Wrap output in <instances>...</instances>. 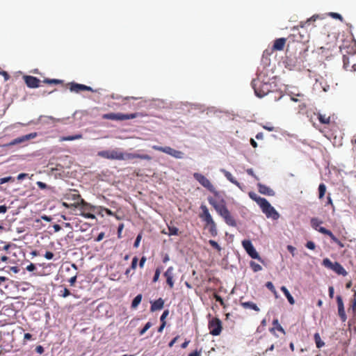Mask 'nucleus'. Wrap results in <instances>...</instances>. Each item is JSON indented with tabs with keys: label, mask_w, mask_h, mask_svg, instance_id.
Here are the masks:
<instances>
[{
	"label": "nucleus",
	"mask_w": 356,
	"mask_h": 356,
	"mask_svg": "<svg viewBox=\"0 0 356 356\" xmlns=\"http://www.w3.org/2000/svg\"><path fill=\"white\" fill-rule=\"evenodd\" d=\"M82 209H83V211L81 212V215L84 218L89 219H95L96 218L93 213L85 212L86 207H82Z\"/></svg>",
	"instance_id": "nucleus-42"
},
{
	"label": "nucleus",
	"mask_w": 356,
	"mask_h": 356,
	"mask_svg": "<svg viewBox=\"0 0 356 356\" xmlns=\"http://www.w3.org/2000/svg\"><path fill=\"white\" fill-rule=\"evenodd\" d=\"M222 218H223L226 224L231 227H236V222L234 219V218L231 215L229 211H227L222 216H220Z\"/></svg>",
	"instance_id": "nucleus-23"
},
{
	"label": "nucleus",
	"mask_w": 356,
	"mask_h": 356,
	"mask_svg": "<svg viewBox=\"0 0 356 356\" xmlns=\"http://www.w3.org/2000/svg\"><path fill=\"white\" fill-rule=\"evenodd\" d=\"M281 291L283 292V293L284 294V296H286V298H287L289 302L291 304V305H294L295 304V300L294 298H293V296L291 295V293H289V290L286 289V286H282L281 287Z\"/></svg>",
	"instance_id": "nucleus-31"
},
{
	"label": "nucleus",
	"mask_w": 356,
	"mask_h": 356,
	"mask_svg": "<svg viewBox=\"0 0 356 356\" xmlns=\"http://www.w3.org/2000/svg\"><path fill=\"white\" fill-rule=\"evenodd\" d=\"M193 177L204 188L213 193L216 197H218V192L216 190L211 181L203 175L195 172Z\"/></svg>",
	"instance_id": "nucleus-7"
},
{
	"label": "nucleus",
	"mask_w": 356,
	"mask_h": 356,
	"mask_svg": "<svg viewBox=\"0 0 356 356\" xmlns=\"http://www.w3.org/2000/svg\"><path fill=\"white\" fill-rule=\"evenodd\" d=\"M36 268L35 264L31 263L29 265H28L26 268V269L28 270V271H30V272H32L33 270H35Z\"/></svg>",
	"instance_id": "nucleus-57"
},
{
	"label": "nucleus",
	"mask_w": 356,
	"mask_h": 356,
	"mask_svg": "<svg viewBox=\"0 0 356 356\" xmlns=\"http://www.w3.org/2000/svg\"><path fill=\"white\" fill-rule=\"evenodd\" d=\"M142 297L143 296L141 294H138L134 298V300L131 302L132 308H136L138 306V305L140 303V302L142 300Z\"/></svg>",
	"instance_id": "nucleus-36"
},
{
	"label": "nucleus",
	"mask_w": 356,
	"mask_h": 356,
	"mask_svg": "<svg viewBox=\"0 0 356 356\" xmlns=\"http://www.w3.org/2000/svg\"><path fill=\"white\" fill-rule=\"evenodd\" d=\"M259 192L261 194L268 195V196H273L275 195V192L273 189H271L270 187L259 183L257 184Z\"/></svg>",
	"instance_id": "nucleus-22"
},
{
	"label": "nucleus",
	"mask_w": 356,
	"mask_h": 356,
	"mask_svg": "<svg viewBox=\"0 0 356 356\" xmlns=\"http://www.w3.org/2000/svg\"><path fill=\"white\" fill-rule=\"evenodd\" d=\"M43 82L48 84H60L63 83L62 80L56 79H44Z\"/></svg>",
	"instance_id": "nucleus-39"
},
{
	"label": "nucleus",
	"mask_w": 356,
	"mask_h": 356,
	"mask_svg": "<svg viewBox=\"0 0 356 356\" xmlns=\"http://www.w3.org/2000/svg\"><path fill=\"white\" fill-rule=\"evenodd\" d=\"M76 277H77V276H76V275H75L69 280V282L71 286H73L75 284V282L76 281Z\"/></svg>",
	"instance_id": "nucleus-60"
},
{
	"label": "nucleus",
	"mask_w": 356,
	"mask_h": 356,
	"mask_svg": "<svg viewBox=\"0 0 356 356\" xmlns=\"http://www.w3.org/2000/svg\"><path fill=\"white\" fill-rule=\"evenodd\" d=\"M208 202L220 216H222L229 211L227 208L225 200L220 195L219 193L218 197H209Z\"/></svg>",
	"instance_id": "nucleus-4"
},
{
	"label": "nucleus",
	"mask_w": 356,
	"mask_h": 356,
	"mask_svg": "<svg viewBox=\"0 0 356 356\" xmlns=\"http://www.w3.org/2000/svg\"><path fill=\"white\" fill-rule=\"evenodd\" d=\"M248 195L249 197L254 201H255L257 202V204L260 207L263 202L265 201V198L264 197H261L259 196H258L253 191H250L248 193Z\"/></svg>",
	"instance_id": "nucleus-29"
},
{
	"label": "nucleus",
	"mask_w": 356,
	"mask_h": 356,
	"mask_svg": "<svg viewBox=\"0 0 356 356\" xmlns=\"http://www.w3.org/2000/svg\"><path fill=\"white\" fill-rule=\"evenodd\" d=\"M104 235L105 234L104 232L99 233V235L97 236V237L96 238L95 241H97V242L101 241L104 238Z\"/></svg>",
	"instance_id": "nucleus-59"
},
{
	"label": "nucleus",
	"mask_w": 356,
	"mask_h": 356,
	"mask_svg": "<svg viewBox=\"0 0 356 356\" xmlns=\"http://www.w3.org/2000/svg\"><path fill=\"white\" fill-rule=\"evenodd\" d=\"M296 96L300 97V98H296V97H295L291 95V99L292 101H293V102H300V101H302V99H303V98H304V95H302V94H298Z\"/></svg>",
	"instance_id": "nucleus-51"
},
{
	"label": "nucleus",
	"mask_w": 356,
	"mask_h": 356,
	"mask_svg": "<svg viewBox=\"0 0 356 356\" xmlns=\"http://www.w3.org/2000/svg\"><path fill=\"white\" fill-rule=\"evenodd\" d=\"M35 351L39 354H42L44 353V348L42 346H38L35 348Z\"/></svg>",
	"instance_id": "nucleus-62"
},
{
	"label": "nucleus",
	"mask_w": 356,
	"mask_h": 356,
	"mask_svg": "<svg viewBox=\"0 0 356 356\" xmlns=\"http://www.w3.org/2000/svg\"><path fill=\"white\" fill-rule=\"evenodd\" d=\"M252 86L254 90L255 95L259 97H263L268 95L272 89L270 83L264 82L261 80L259 77L252 80Z\"/></svg>",
	"instance_id": "nucleus-3"
},
{
	"label": "nucleus",
	"mask_w": 356,
	"mask_h": 356,
	"mask_svg": "<svg viewBox=\"0 0 356 356\" xmlns=\"http://www.w3.org/2000/svg\"><path fill=\"white\" fill-rule=\"evenodd\" d=\"M97 156L104 159L111 160H131L134 159H140L149 161L152 157L148 154H139L136 153H124L118 149L111 150L99 151Z\"/></svg>",
	"instance_id": "nucleus-1"
},
{
	"label": "nucleus",
	"mask_w": 356,
	"mask_h": 356,
	"mask_svg": "<svg viewBox=\"0 0 356 356\" xmlns=\"http://www.w3.org/2000/svg\"><path fill=\"white\" fill-rule=\"evenodd\" d=\"M163 305H164V301L162 298H160L152 303L150 309L152 312L160 310V309H163Z\"/></svg>",
	"instance_id": "nucleus-25"
},
{
	"label": "nucleus",
	"mask_w": 356,
	"mask_h": 356,
	"mask_svg": "<svg viewBox=\"0 0 356 356\" xmlns=\"http://www.w3.org/2000/svg\"><path fill=\"white\" fill-rule=\"evenodd\" d=\"M24 81L26 86L30 88H36L40 86V80L37 77L26 75L24 76Z\"/></svg>",
	"instance_id": "nucleus-18"
},
{
	"label": "nucleus",
	"mask_w": 356,
	"mask_h": 356,
	"mask_svg": "<svg viewBox=\"0 0 356 356\" xmlns=\"http://www.w3.org/2000/svg\"><path fill=\"white\" fill-rule=\"evenodd\" d=\"M248 195L249 197L254 201H255L257 202V204L260 207L263 202L265 201V198L264 197H261L259 196H258L253 191H250L248 193Z\"/></svg>",
	"instance_id": "nucleus-28"
},
{
	"label": "nucleus",
	"mask_w": 356,
	"mask_h": 356,
	"mask_svg": "<svg viewBox=\"0 0 356 356\" xmlns=\"http://www.w3.org/2000/svg\"><path fill=\"white\" fill-rule=\"evenodd\" d=\"M152 326V323L151 322H147L145 326L143 327V328L142 330H140L139 334L140 335H143L144 334L146 331L149 329Z\"/></svg>",
	"instance_id": "nucleus-44"
},
{
	"label": "nucleus",
	"mask_w": 356,
	"mask_h": 356,
	"mask_svg": "<svg viewBox=\"0 0 356 356\" xmlns=\"http://www.w3.org/2000/svg\"><path fill=\"white\" fill-rule=\"evenodd\" d=\"M209 243L213 248H215L216 250H217L218 252H220L221 251V248L220 246L218 245V243L213 241V240H209Z\"/></svg>",
	"instance_id": "nucleus-45"
},
{
	"label": "nucleus",
	"mask_w": 356,
	"mask_h": 356,
	"mask_svg": "<svg viewBox=\"0 0 356 356\" xmlns=\"http://www.w3.org/2000/svg\"><path fill=\"white\" fill-rule=\"evenodd\" d=\"M352 310L353 314L356 312V291H354V298L351 300V305L348 310Z\"/></svg>",
	"instance_id": "nucleus-40"
},
{
	"label": "nucleus",
	"mask_w": 356,
	"mask_h": 356,
	"mask_svg": "<svg viewBox=\"0 0 356 356\" xmlns=\"http://www.w3.org/2000/svg\"><path fill=\"white\" fill-rule=\"evenodd\" d=\"M202 212L200 213L199 217L202 221L205 222V227L209 229V231L212 236H216L218 234L216 224L213 220L211 215L206 205L202 204L200 206Z\"/></svg>",
	"instance_id": "nucleus-2"
},
{
	"label": "nucleus",
	"mask_w": 356,
	"mask_h": 356,
	"mask_svg": "<svg viewBox=\"0 0 356 356\" xmlns=\"http://www.w3.org/2000/svg\"><path fill=\"white\" fill-rule=\"evenodd\" d=\"M325 192H326L325 185L324 184H321L318 186V193H319L318 197H319V199H322L324 197Z\"/></svg>",
	"instance_id": "nucleus-38"
},
{
	"label": "nucleus",
	"mask_w": 356,
	"mask_h": 356,
	"mask_svg": "<svg viewBox=\"0 0 356 356\" xmlns=\"http://www.w3.org/2000/svg\"><path fill=\"white\" fill-rule=\"evenodd\" d=\"M320 233L328 236L334 243L339 245V248H342L344 247V244L339 241L330 230L327 229H321Z\"/></svg>",
	"instance_id": "nucleus-20"
},
{
	"label": "nucleus",
	"mask_w": 356,
	"mask_h": 356,
	"mask_svg": "<svg viewBox=\"0 0 356 356\" xmlns=\"http://www.w3.org/2000/svg\"><path fill=\"white\" fill-rule=\"evenodd\" d=\"M250 267L252 268L254 272H258L262 270V267L259 264H257L254 261L250 262Z\"/></svg>",
	"instance_id": "nucleus-41"
},
{
	"label": "nucleus",
	"mask_w": 356,
	"mask_h": 356,
	"mask_svg": "<svg viewBox=\"0 0 356 356\" xmlns=\"http://www.w3.org/2000/svg\"><path fill=\"white\" fill-rule=\"evenodd\" d=\"M242 245L246 252L251 257L252 259H257L261 262H263V260L260 257L259 253L256 251L254 248L252 242L250 240H243L242 241Z\"/></svg>",
	"instance_id": "nucleus-13"
},
{
	"label": "nucleus",
	"mask_w": 356,
	"mask_h": 356,
	"mask_svg": "<svg viewBox=\"0 0 356 356\" xmlns=\"http://www.w3.org/2000/svg\"><path fill=\"white\" fill-rule=\"evenodd\" d=\"M305 246L309 250H314L316 248V245L313 241H307Z\"/></svg>",
	"instance_id": "nucleus-52"
},
{
	"label": "nucleus",
	"mask_w": 356,
	"mask_h": 356,
	"mask_svg": "<svg viewBox=\"0 0 356 356\" xmlns=\"http://www.w3.org/2000/svg\"><path fill=\"white\" fill-rule=\"evenodd\" d=\"M273 325H274V327L270 329V332L272 334L276 335L275 330H278L279 332H282L284 334H286L284 329L280 324L278 319H274L273 321Z\"/></svg>",
	"instance_id": "nucleus-24"
},
{
	"label": "nucleus",
	"mask_w": 356,
	"mask_h": 356,
	"mask_svg": "<svg viewBox=\"0 0 356 356\" xmlns=\"http://www.w3.org/2000/svg\"><path fill=\"white\" fill-rule=\"evenodd\" d=\"M145 261H146V257L144 256L142 257V258L140 259V262H139L140 268H143Z\"/></svg>",
	"instance_id": "nucleus-61"
},
{
	"label": "nucleus",
	"mask_w": 356,
	"mask_h": 356,
	"mask_svg": "<svg viewBox=\"0 0 356 356\" xmlns=\"http://www.w3.org/2000/svg\"><path fill=\"white\" fill-rule=\"evenodd\" d=\"M240 304L245 309H252L255 312H259L260 310L258 306L253 302H241Z\"/></svg>",
	"instance_id": "nucleus-26"
},
{
	"label": "nucleus",
	"mask_w": 356,
	"mask_h": 356,
	"mask_svg": "<svg viewBox=\"0 0 356 356\" xmlns=\"http://www.w3.org/2000/svg\"><path fill=\"white\" fill-rule=\"evenodd\" d=\"M68 86H69V89L71 92H76V93H79L81 91H84V90L95 92V90L91 87L83 85V84L77 83L75 82L69 83Z\"/></svg>",
	"instance_id": "nucleus-17"
},
{
	"label": "nucleus",
	"mask_w": 356,
	"mask_h": 356,
	"mask_svg": "<svg viewBox=\"0 0 356 356\" xmlns=\"http://www.w3.org/2000/svg\"><path fill=\"white\" fill-rule=\"evenodd\" d=\"M323 223V221L319 220L317 218H312L311 219V226L312 228H314L315 230L320 232L321 229H325L323 227H321V225Z\"/></svg>",
	"instance_id": "nucleus-27"
},
{
	"label": "nucleus",
	"mask_w": 356,
	"mask_h": 356,
	"mask_svg": "<svg viewBox=\"0 0 356 356\" xmlns=\"http://www.w3.org/2000/svg\"><path fill=\"white\" fill-rule=\"evenodd\" d=\"M314 341L318 348H321L324 346L325 343L321 340L319 333L316 332L314 335Z\"/></svg>",
	"instance_id": "nucleus-34"
},
{
	"label": "nucleus",
	"mask_w": 356,
	"mask_h": 356,
	"mask_svg": "<svg viewBox=\"0 0 356 356\" xmlns=\"http://www.w3.org/2000/svg\"><path fill=\"white\" fill-rule=\"evenodd\" d=\"M330 15H331L332 17L335 18V19H340L341 21H342V20H343V17H342V16H341L340 14H339V13H330Z\"/></svg>",
	"instance_id": "nucleus-56"
},
{
	"label": "nucleus",
	"mask_w": 356,
	"mask_h": 356,
	"mask_svg": "<svg viewBox=\"0 0 356 356\" xmlns=\"http://www.w3.org/2000/svg\"><path fill=\"white\" fill-rule=\"evenodd\" d=\"M224 175L225 177L232 184L238 186L241 189V184L233 177V175L228 171H224Z\"/></svg>",
	"instance_id": "nucleus-30"
},
{
	"label": "nucleus",
	"mask_w": 356,
	"mask_h": 356,
	"mask_svg": "<svg viewBox=\"0 0 356 356\" xmlns=\"http://www.w3.org/2000/svg\"><path fill=\"white\" fill-rule=\"evenodd\" d=\"M44 257L47 259H51L54 257V254L51 252L47 251L44 254Z\"/></svg>",
	"instance_id": "nucleus-58"
},
{
	"label": "nucleus",
	"mask_w": 356,
	"mask_h": 356,
	"mask_svg": "<svg viewBox=\"0 0 356 356\" xmlns=\"http://www.w3.org/2000/svg\"><path fill=\"white\" fill-rule=\"evenodd\" d=\"M168 314H169L168 310H165L163 312V313L162 314V315L160 318V321H161V323H163V321H165V319L168 316Z\"/></svg>",
	"instance_id": "nucleus-55"
},
{
	"label": "nucleus",
	"mask_w": 356,
	"mask_h": 356,
	"mask_svg": "<svg viewBox=\"0 0 356 356\" xmlns=\"http://www.w3.org/2000/svg\"><path fill=\"white\" fill-rule=\"evenodd\" d=\"M352 324L355 330L356 331V314L354 315L353 318L352 319Z\"/></svg>",
	"instance_id": "nucleus-64"
},
{
	"label": "nucleus",
	"mask_w": 356,
	"mask_h": 356,
	"mask_svg": "<svg viewBox=\"0 0 356 356\" xmlns=\"http://www.w3.org/2000/svg\"><path fill=\"white\" fill-rule=\"evenodd\" d=\"M266 286L271 291L273 292L275 295L277 294V291L275 290V288L273 285V284L271 282H267L266 284Z\"/></svg>",
	"instance_id": "nucleus-46"
},
{
	"label": "nucleus",
	"mask_w": 356,
	"mask_h": 356,
	"mask_svg": "<svg viewBox=\"0 0 356 356\" xmlns=\"http://www.w3.org/2000/svg\"><path fill=\"white\" fill-rule=\"evenodd\" d=\"M141 238H142V235L140 234H139L136 240H135V242H134V246L135 248H138L139 246V244H140V242L141 241Z\"/></svg>",
	"instance_id": "nucleus-53"
},
{
	"label": "nucleus",
	"mask_w": 356,
	"mask_h": 356,
	"mask_svg": "<svg viewBox=\"0 0 356 356\" xmlns=\"http://www.w3.org/2000/svg\"><path fill=\"white\" fill-rule=\"evenodd\" d=\"M164 276L166 278V283L169 286L170 289L174 287V281H173V267H169L166 271L164 273Z\"/></svg>",
	"instance_id": "nucleus-21"
},
{
	"label": "nucleus",
	"mask_w": 356,
	"mask_h": 356,
	"mask_svg": "<svg viewBox=\"0 0 356 356\" xmlns=\"http://www.w3.org/2000/svg\"><path fill=\"white\" fill-rule=\"evenodd\" d=\"M343 62L346 70L356 72V52L343 55Z\"/></svg>",
	"instance_id": "nucleus-10"
},
{
	"label": "nucleus",
	"mask_w": 356,
	"mask_h": 356,
	"mask_svg": "<svg viewBox=\"0 0 356 356\" xmlns=\"http://www.w3.org/2000/svg\"><path fill=\"white\" fill-rule=\"evenodd\" d=\"M337 303L338 307V314L342 322H345L347 319V316L344 310V305L341 296H337Z\"/></svg>",
	"instance_id": "nucleus-19"
},
{
	"label": "nucleus",
	"mask_w": 356,
	"mask_h": 356,
	"mask_svg": "<svg viewBox=\"0 0 356 356\" xmlns=\"http://www.w3.org/2000/svg\"><path fill=\"white\" fill-rule=\"evenodd\" d=\"M293 33H291L289 38H291L293 41L297 42H305L308 41V35H305V33H302L298 27H294L292 29Z\"/></svg>",
	"instance_id": "nucleus-14"
},
{
	"label": "nucleus",
	"mask_w": 356,
	"mask_h": 356,
	"mask_svg": "<svg viewBox=\"0 0 356 356\" xmlns=\"http://www.w3.org/2000/svg\"><path fill=\"white\" fill-rule=\"evenodd\" d=\"M83 138L82 134H75L73 136H62L60 138L59 140L60 142L63 141H70V140H79Z\"/></svg>",
	"instance_id": "nucleus-32"
},
{
	"label": "nucleus",
	"mask_w": 356,
	"mask_h": 356,
	"mask_svg": "<svg viewBox=\"0 0 356 356\" xmlns=\"http://www.w3.org/2000/svg\"><path fill=\"white\" fill-rule=\"evenodd\" d=\"M168 235L170 236H177L179 234V229L175 226L168 225Z\"/></svg>",
	"instance_id": "nucleus-37"
},
{
	"label": "nucleus",
	"mask_w": 356,
	"mask_h": 356,
	"mask_svg": "<svg viewBox=\"0 0 356 356\" xmlns=\"http://www.w3.org/2000/svg\"><path fill=\"white\" fill-rule=\"evenodd\" d=\"M70 295V291L67 288H64L63 290L60 291V296L63 298H66Z\"/></svg>",
	"instance_id": "nucleus-48"
},
{
	"label": "nucleus",
	"mask_w": 356,
	"mask_h": 356,
	"mask_svg": "<svg viewBox=\"0 0 356 356\" xmlns=\"http://www.w3.org/2000/svg\"><path fill=\"white\" fill-rule=\"evenodd\" d=\"M37 136L36 132L30 133L29 134L18 137L15 138L9 143L5 145L4 146H13L19 143H24L29 140L33 139Z\"/></svg>",
	"instance_id": "nucleus-16"
},
{
	"label": "nucleus",
	"mask_w": 356,
	"mask_h": 356,
	"mask_svg": "<svg viewBox=\"0 0 356 356\" xmlns=\"http://www.w3.org/2000/svg\"><path fill=\"white\" fill-rule=\"evenodd\" d=\"M161 270L159 268H156L155 270L154 275L153 277V282H156L159 280V276H160Z\"/></svg>",
	"instance_id": "nucleus-49"
},
{
	"label": "nucleus",
	"mask_w": 356,
	"mask_h": 356,
	"mask_svg": "<svg viewBox=\"0 0 356 356\" xmlns=\"http://www.w3.org/2000/svg\"><path fill=\"white\" fill-rule=\"evenodd\" d=\"M213 298H215V300L217 302H218L220 304V305H222V307H225V302H224L223 299L221 298V296H220L217 293H214L213 294Z\"/></svg>",
	"instance_id": "nucleus-47"
},
{
	"label": "nucleus",
	"mask_w": 356,
	"mask_h": 356,
	"mask_svg": "<svg viewBox=\"0 0 356 356\" xmlns=\"http://www.w3.org/2000/svg\"><path fill=\"white\" fill-rule=\"evenodd\" d=\"M27 176H28V174H26V173H20L17 176V179L22 180V179H25Z\"/></svg>",
	"instance_id": "nucleus-63"
},
{
	"label": "nucleus",
	"mask_w": 356,
	"mask_h": 356,
	"mask_svg": "<svg viewBox=\"0 0 356 356\" xmlns=\"http://www.w3.org/2000/svg\"><path fill=\"white\" fill-rule=\"evenodd\" d=\"M64 198L67 200L74 201L72 205H74L75 207L79 205L83 206V207L88 206V204L81 197L80 194L76 190H70L65 194Z\"/></svg>",
	"instance_id": "nucleus-6"
},
{
	"label": "nucleus",
	"mask_w": 356,
	"mask_h": 356,
	"mask_svg": "<svg viewBox=\"0 0 356 356\" xmlns=\"http://www.w3.org/2000/svg\"><path fill=\"white\" fill-rule=\"evenodd\" d=\"M318 119L321 124H328L330 123V117L326 115L318 113Z\"/></svg>",
	"instance_id": "nucleus-33"
},
{
	"label": "nucleus",
	"mask_w": 356,
	"mask_h": 356,
	"mask_svg": "<svg viewBox=\"0 0 356 356\" xmlns=\"http://www.w3.org/2000/svg\"><path fill=\"white\" fill-rule=\"evenodd\" d=\"M317 17L318 16L314 15L305 22H300L299 26L302 29L307 28L309 26L310 22H314Z\"/></svg>",
	"instance_id": "nucleus-35"
},
{
	"label": "nucleus",
	"mask_w": 356,
	"mask_h": 356,
	"mask_svg": "<svg viewBox=\"0 0 356 356\" xmlns=\"http://www.w3.org/2000/svg\"><path fill=\"white\" fill-rule=\"evenodd\" d=\"M36 184L40 189H45L48 188V186L42 181H37Z\"/></svg>",
	"instance_id": "nucleus-54"
},
{
	"label": "nucleus",
	"mask_w": 356,
	"mask_h": 356,
	"mask_svg": "<svg viewBox=\"0 0 356 356\" xmlns=\"http://www.w3.org/2000/svg\"><path fill=\"white\" fill-rule=\"evenodd\" d=\"M137 117V113L123 114L121 113H110L102 115V118L104 120H111L116 121H122L130 119H134Z\"/></svg>",
	"instance_id": "nucleus-8"
},
{
	"label": "nucleus",
	"mask_w": 356,
	"mask_h": 356,
	"mask_svg": "<svg viewBox=\"0 0 356 356\" xmlns=\"http://www.w3.org/2000/svg\"><path fill=\"white\" fill-rule=\"evenodd\" d=\"M260 208L267 218H271L273 220H277L279 218V213L273 207L271 206V204L266 199L264 202H263L262 204L260 206Z\"/></svg>",
	"instance_id": "nucleus-9"
},
{
	"label": "nucleus",
	"mask_w": 356,
	"mask_h": 356,
	"mask_svg": "<svg viewBox=\"0 0 356 356\" xmlns=\"http://www.w3.org/2000/svg\"><path fill=\"white\" fill-rule=\"evenodd\" d=\"M9 181L14 182L15 178L11 176H9V177H3V178L0 179V184H5V183H7Z\"/></svg>",
	"instance_id": "nucleus-43"
},
{
	"label": "nucleus",
	"mask_w": 356,
	"mask_h": 356,
	"mask_svg": "<svg viewBox=\"0 0 356 356\" xmlns=\"http://www.w3.org/2000/svg\"><path fill=\"white\" fill-rule=\"evenodd\" d=\"M286 39L284 38H277L274 41L273 45L270 50L266 49L264 54L270 55L275 51H282L284 48Z\"/></svg>",
	"instance_id": "nucleus-15"
},
{
	"label": "nucleus",
	"mask_w": 356,
	"mask_h": 356,
	"mask_svg": "<svg viewBox=\"0 0 356 356\" xmlns=\"http://www.w3.org/2000/svg\"><path fill=\"white\" fill-rule=\"evenodd\" d=\"M138 257H134L132 259V261H131V268L134 270L136 268V266H137V264H138Z\"/></svg>",
	"instance_id": "nucleus-50"
},
{
	"label": "nucleus",
	"mask_w": 356,
	"mask_h": 356,
	"mask_svg": "<svg viewBox=\"0 0 356 356\" xmlns=\"http://www.w3.org/2000/svg\"><path fill=\"white\" fill-rule=\"evenodd\" d=\"M322 265L325 268L332 270L339 275L346 276L348 275V272L345 270L341 264L337 261L332 262L328 258L323 259Z\"/></svg>",
	"instance_id": "nucleus-5"
},
{
	"label": "nucleus",
	"mask_w": 356,
	"mask_h": 356,
	"mask_svg": "<svg viewBox=\"0 0 356 356\" xmlns=\"http://www.w3.org/2000/svg\"><path fill=\"white\" fill-rule=\"evenodd\" d=\"M209 330L211 334L213 336H218L222 332V322L218 318H213L209 322Z\"/></svg>",
	"instance_id": "nucleus-12"
},
{
	"label": "nucleus",
	"mask_w": 356,
	"mask_h": 356,
	"mask_svg": "<svg viewBox=\"0 0 356 356\" xmlns=\"http://www.w3.org/2000/svg\"><path fill=\"white\" fill-rule=\"evenodd\" d=\"M152 148L154 150H157L163 153H165L168 155L172 156L176 159H182L184 157V154L179 150H176L170 147H161L158 145H153Z\"/></svg>",
	"instance_id": "nucleus-11"
}]
</instances>
